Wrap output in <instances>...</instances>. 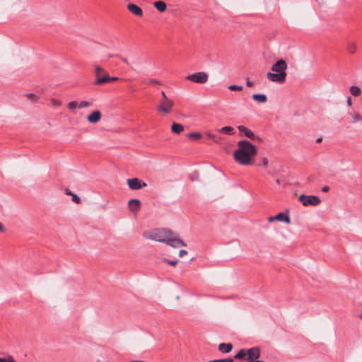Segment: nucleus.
I'll return each mask as SVG.
<instances>
[{"instance_id": "1", "label": "nucleus", "mask_w": 362, "mask_h": 362, "mask_svg": "<svg viewBox=\"0 0 362 362\" xmlns=\"http://www.w3.org/2000/svg\"><path fill=\"white\" fill-rule=\"evenodd\" d=\"M144 238L160 243H164L173 247L186 246V244L172 231L165 228H156L143 233Z\"/></svg>"}, {"instance_id": "2", "label": "nucleus", "mask_w": 362, "mask_h": 362, "mask_svg": "<svg viewBox=\"0 0 362 362\" xmlns=\"http://www.w3.org/2000/svg\"><path fill=\"white\" fill-rule=\"evenodd\" d=\"M257 148L247 140L238 142V148L234 151V158L239 164L250 165L253 163L257 154Z\"/></svg>"}, {"instance_id": "3", "label": "nucleus", "mask_w": 362, "mask_h": 362, "mask_svg": "<svg viewBox=\"0 0 362 362\" xmlns=\"http://www.w3.org/2000/svg\"><path fill=\"white\" fill-rule=\"evenodd\" d=\"M274 73L268 72L267 78L272 82L284 83L286 78L287 64L285 60L279 59L271 68Z\"/></svg>"}, {"instance_id": "4", "label": "nucleus", "mask_w": 362, "mask_h": 362, "mask_svg": "<svg viewBox=\"0 0 362 362\" xmlns=\"http://www.w3.org/2000/svg\"><path fill=\"white\" fill-rule=\"evenodd\" d=\"M94 69H95V76L96 79L93 83L95 86H102V85L109 83V82H113V81H117L119 80V78L118 77L110 76L107 71H105L100 66L95 65Z\"/></svg>"}, {"instance_id": "5", "label": "nucleus", "mask_w": 362, "mask_h": 362, "mask_svg": "<svg viewBox=\"0 0 362 362\" xmlns=\"http://www.w3.org/2000/svg\"><path fill=\"white\" fill-rule=\"evenodd\" d=\"M298 200L302 203L303 206H317L321 202L320 199L315 195L301 194L299 196Z\"/></svg>"}, {"instance_id": "6", "label": "nucleus", "mask_w": 362, "mask_h": 362, "mask_svg": "<svg viewBox=\"0 0 362 362\" xmlns=\"http://www.w3.org/2000/svg\"><path fill=\"white\" fill-rule=\"evenodd\" d=\"M186 79L197 83H204L208 80V75L205 72H197L188 75Z\"/></svg>"}, {"instance_id": "7", "label": "nucleus", "mask_w": 362, "mask_h": 362, "mask_svg": "<svg viewBox=\"0 0 362 362\" xmlns=\"http://www.w3.org/2000/svg\"><path fill=\"white\" fill-rule=\"evenodd\" d=\"M173 105L174 103L170 99L161 100L158 106V110L164 114H168L171 112Z\"/></svg>"}, {"instance_id": "8", "label": "nucleus", "mask_w": 362, "mask_h": 362, "mask_svg": "<svg viewBox=\"0 0 362 362\" xmlns=\"http://www.w3.org/2000/svg\"><path fill=\"white\" fill-rule=\"evenodd\" d=\"M129 187L132 190L140 189L147 186L146 182H141L138 178H131L127 180Z\"/></svg>"}, {"instance_id": "9", "label": "nucleus", "mask_w": 362, "mask_h": 362, "mask_svg": "<svg viewBox=\"0 0 362 362\" xmlns=\"http://www.w3.org/2000/svg\"><path fill=\"white\" fill-rule=\"evenodd\" d=\"M260 356V350L258 347H253L247 349V361L248 362H255L258 361Z\"/></svg>"}, {"instance_id": "10", "label": "nucleus", "mask_w": 362, "mask_h": 362, "mask_svg": "<svg viewBox=\"0 0 362 362\" xmlns=\"http://www.w3.org/2000/svg\"><path fill=\"white\" fill-rule=\"evenodd\" d=\"M238 129L240 132L243 133L245 136H247V138L252 139L254 141H261V139L259 136H256L255 134L246 127L240 125L238 127Z\"/></svg>"}, {"instance_id": "11", "label": "nucleus", "mask_w": 362, "mask_h": 362, "mask_svg": "<svg viewBox=\"0 0 362 362\" xmlns=\"http://www.w3.org/2000/svg\"><path fill=\"white\" fill-rule=\"evenodd\" d=\"M102 118V114L99 110H95L87 116V120L91 124L98 123Z\"/></svg>"}, {"instance_id": "12", "label": "nucleus", "mask_w": 362, "mask_h": 362, "mask_svg": "<svg viewBox=\"0 0 362 362\" xmlns=\"http://www.w3.org/2000/svg\"><path fill=\"white\" fill-rule=\"evenodd\" d=\"M127 9L134 15L141 17L143 16V11L142 9L134 4H129L127 6Z\"/></svg>"}, {"instance_id": "13", "label": "nucleus", "mask_w": 362, "mask_h": 362, "mask_svg": "<svg viewBox=\"0 0 362 362\" xmlns=\"http://www.w3.org/2000/svg\"><path fill=\"white\" fill-rule=\"evenodd\" d=\"M128 206L131 211L137 212L140 209L141 202L139 199H132L129 201Z\"/></svg>"}, {"instance_id": "14", "label": "nucleus", "mask_w": 362, "mask_h": 362, "mask_svg": "<svg viewBox=\"0 0 362 362\" xmlns=\"http://www.w3.org/2000/svg\"><path fill=\"white\" fill-rule=\"evenodd\" d=\"M275 218L278 221L285 222L286 223H290L291 222V218L288 212L279 213L275 216Z\"/></svg>"}, {"instance_id": "15", "label": "nucleus", "mask_w": 362, "mask_h": 362, "mask_svg": "<svg viewBox=\"0 0 362 362\" xmlns=\"http://www.w3.org/2000/svg\"><path fill=\"white\" fill-rule=\"evenodd\" d=\"M153 4L159 12H164L167 9V4L163 1H156Z\"/></svg>"}, {"instance_id": "16", "label": "nucleus", "mask_w": 362, "mask_h": 362, "mask_svg": "<svg viewBox=\"0 0 362 362\" xmlns=\"http://www.w3.org/2000/svg\"><path fill=\"white\" fill-rule=\"evenodd\" d=\"M233 349L230 343H221L218 345V350L222 353H229Z\"/></svg>"}, {"instance_id": "17", "label": "nucleus", "mask_w": 362, "mask_h": 362, "mask_svg": "<svg viewBox=\"0 0 362 362\" xmlns=\"http://www.w3.org/2000/svg\"><path fill=\"white\" fill-rule=\"evenodd\" d=\"M252 97L254 100L259 103H264L267 100L264 94H253Z\"/></svg>"}, {"instance_id": "18", "label": "nucleus", "mask_w": 362, "mask_h": 362, "mask_svg": "<svg viewBox=\"0 0 362 362\" xmlns=\"http://www.w3.org/2000/svg\"><path fill=\"white\" fill-rule=\"evenodd\" d=\"M171 130L175 134H180L184 130V127L177 123H173L171 127Z\"/></svg>"}, {"instance_id": "19", "label": "nucleus", "mask_w": 362, "mask_h": 362, "mask_svg": "<svg viewBox=\"0 0 362 362\" xmlns=\"http://www.w3.org/2000/svg\"><path fill=\"white\" fill-rule=\"evenodd\" d=\"M349 90H350L351 94L354 97L359 96L362 93L361 88L356 86H350Z\"/></svg>"}, {"instance_id": "20", "label": "nucleus", "mask_w": 362, "mask_h": 362, "mask_svg": "<svg viewBox=\"0 0 362 362\" xmlns=\"http://www.w3.org/2000/svg\"><path fill=\"white\" fill-rule=\"evenodd\" d=\"M219 132L223 133L228 135H233L235 134L234 129L232 127L230 126H226L220 129Z\"/></svg>"}, {"instance_id": "21", "label": "nucleus", "mask_w": 362, "mask_h": 362, "mask_svg": "<svg viewBox=\"0 0 362 362\" xmlns=\"http://www.w3.org/2000/svg\"><path fill=\"white\" fill-rule=\"evenodd\" d=\"M246 356L247 357V349H242L235 355L234 358L245 359Z\"/></svg>"}, {"instance_id": "22", "label": "nucleus", "mask_w": 362, "mask_h": 362, "mask_svg": "<svg viewBox=\"0 0 362 362\" xmlns=\"http://www.w3.org/2000/svg\"><path fill=\"white\" fill-rule=\"evenodd\" d=\"M25 97L28 99L31 100L33 103H37L38 102L39 97L33 93H27L25 95Z\"/></svg>"}, {"instance_id": "23", "label": "nucleus", "mask_w": 362, "mask_h": 362, "mask_svg": "<svg viewBox=\"0 0 362 362\" xmlns=\"http://www.w3.org/2000/svg\"><path fill=\"white\" fill-rule=\"evenodd\" d=\"M357 49L356 45L354 42H349L347 45V51L351 54H354Z\"/></svg>"}, {"instance_id": "24", "label": "nucleus", "mask_w": 362, "mask_h": 362, "mask_svg": "<svg viewBox=\"0 0 362 362\" xmlns=\"http://www.w3.org/2000/svg\"><path fill=\"white\" fill-rule=\"evenodd\" d=\"M207 137L208 139L212 140L213 141H214L215 143H221V138L216 135V134H211V133H208L207 134Z\"/></svg>"}, {"instance_id": "25", "label": "nucleus", "mask_w": 362, "mask_h": 362, "mask_svg": "<svg viewBox=\"0 0 362 362\" xmlns=\"http://www.w3.org/2000/svg\"><path fill=\"white\" fill-rule=\"evenodd\" d=\"M68 108L71 111H74L77 107H78V103L77 101H71L68 103Z\"/></svg>"}, {"instance_id": "26", "label": "nucleus", "mask_w": 362, "mask_h": 362, "mask_svg": "<svg viewBox=\"0 0 362 362\" xmlns=\"http://www.w3.org/2000/svg\"><path fill=\"white\" fill-rule=\"evenodd\" d=\"M188 139H199L202 138V134L198 132H191L187 135Z\"/></svg>"}, {"instance_id": "27", "label": "nucleus", "mask_w": 362, "mask_h": 362, "mask_svg": "<svg viewBox=\"0 0 362 362\" xmlns=\"http://www.w3.org/2000/svg\"><path fill=\"white\" fill-rule=\"evenodd\" d=\"M50 102H51L52 105L54 107H59L62 105V102L59 99H57V98H52L50 100Z\"/></svg>"}, {"instance_id": "28", "label": "nucleus", "mask_w": 362, "mask_h": 362, "mask_svg": "<svg viewBox=\"0 0 362 362\" xmlns=\"http://www.w3.org/2000/svg\"><path fill=\"white\" fill-rule=\"evenodd\" d=\"M89 106H90V103L86 101V100L81 101L78 103V108H85V107H88Z\"/></svg>"}, {"instance_id": "29", "label": "nucleus", "mask_w": 362, "mask_h": 362, "mask_svg": "<svg viewBox=\"0 0 362 362\" xmlns=\"http://www.w3.org/2000/svg\"><path fill=\"white\" fill-rule=\"evenodd\" d=\"M350 115H351V117L354 119L353 122H356L357 121H362V116L361 115H360L358 114H356V113H351Z\"/></svg>"}, {"instance_id": "30", "label": "nucleus", "mask_w": 362, "mask_h": 362, "mask_svg": "<svg viewBox=\"0 0 362 362\" xmlns=\"http://www.w3.org/2000/svg\"><path fill=\"white\" fill-rule=\"evenodd\" d=\"M228 89L230 90H243V86H238V85H230L228 86Z\"/></svg>"}, {"instance_id": "31", "label": "nucleus", "mask_w": 362, "mask_h": 362, "mask_svg": "<svg viewBox=\"0 0 362 362\" xmlns=\"http://www.w3.org/2000/svg\"><path fill=\"white\" fill-rule=\"evenodd\" d=\"M0 362H16L13 357L8 356L6 358H0Z\"/></svg>"}, {"instance_id": "32", "label": "nucleus", "mask_w": 362, "mask_h": 362, "mask_svg": "<svg viewBox=\"0 0 362 362\" xmlns=\"http://www.w3.org/2000/svg\"><path fill=\"white\" fill-rule=\"evenodd\" d=\"M209 362H233V359L231 358H224V359H215L209 361Z\"/></svg>"}, {"instance_id": "33", "label": "nucleus", "mask_w": 362, "mask_h": 362, "mask_svg": "<svg viewBox=\"0 0 362 362\" xmlns=\"http://www.w3.org/2000/svg\"><path fill=\"white\" fill-rule=\"evenodd\" d=\"M165 262H166L168 264L170 265V266H176L177 264V260H169V259H165Z\"/></svg>"}, {"instance_id": "34", "label": "nucleus", "mask_w": 362, "mask_h": 362, "mask_svg": "<svg viewBox=\"0 0 362 362\" xmlns=\"http://www.w3.org/2000/svg\"><path fill=\"white\" fill-rule=\"evenodd\" d=\"M71 197H72V201H73L74 203H76V204H79V203H81V199H80V197H78L76 194H73L71 195Z\"/></svg>"}, {"instance_id": "35", "label": "nucleus", "mask_w": 362, "mask_h": 362, "mask_svg": "<svg viewBox=\"0 0 362 362\" xmlns=\"http://www.w3.org/2000/svg\"><path fill=\"white\" fill-rule=\"evenodd\" d=\"M148 83L149 84H156V85H160L161 84L160 81H157L156 79H153V78H150L148 80Z\"/></svg>"}, {"instance_id": "36", "label": "nucleus", "mask_w": 362, "mask_h": 362, "mask_svg": "<svg viewBox=\"0 0 362 362\" xmlns=\"http://www.w3.org/2000/svg\"><path fill=\"white\" fill-rule=\"evenodd\" d=\"M245 81H246V85L248 87H252L254 86V84H255L254 82L252 81L249 78H246Z\"/></svg>"}, {"instance_id": "37", "label": "nucleus", "mask_w": 362, "mask_h": 362, "mask_svg": "<svg viewBox=\"0 0 362 362\" xmlns=\"http://www.w3.org/2000/svg\"><path fill=\"white\" fill-rule=\"evenodd\" d=\"M262 163L264 166L265 167H267L268 166V163H269V161H268V159L265 157L262 158Z\"/></svg>"}, {"instance_id": "38", "label": "nucleus", "mask_w": 362, "mask_h": 362, "mask_svg": "<svg viewBox=\"0 0 362 362\" xmlns=\"http://www.w3.org/2000/svg\"><path fill=\"white\" fill-rule=\"evenodd\" d=\"M187 254V251L185 250H181L179 252V257H182L185 255Z\"/></svg>"}, {"instance_id": "39", "label": "nucleus", "mask_w": 362, "mask_h": 362, "mask_svg": "<svg viewBox=\"0 0 362 362\" xmlns=\"http://www.w3.org/2000/svg\"><path fill=\"white\" fill-rule=\"evenodd\" d=\"M119 58L121 59L122 62H123L124 63H125L127 65H129V61L126 57L119 56Z\"/></svg>"}, {"instance_id": "40", "label": "nucleus", "mask_w": 362, "mask_h": 362, "mask_svg": "<svg viewBox=\"0 0 362 362\" xmlns=\"http://www.w3.org/2000/svg\"><path fill=\"white\" fill-rule=\"evenodd\" d=\"M161 95H162L161 100H168L169 99V98H168L165 93L163 90L161 91Z\"/></svg>"}, {"instance_id": "41", "label": "nucleus", "mask_w": 362, "mask_h": 362, "mask_svg": "<svg viewBox=\"0 0 362 362\" xmlns=\"http://www.w3.org/2000/svg\"><path fill=\"white\" fill-rule=\"evenodd\" d=\"M274 221H276V218H275V216H270V217L268 218V221L270 222V223L273 222Z\"/></svg>"}, {"instance_id": "42", "label": "nucleus", "mask_w": 362, "mask_h": 362, "mask_svg": "<svg viewBox=\"0 0 362 362\" xmlns=\"http://www.w3.org/2000/svg\"><path fill=\"white\" fill-rule=\"evenodd\" d=\"M346 103H347L348 106H349V107H350V106H351V105H352V102H351V98H347V100H346Z\"/></svg>"}, {"instance_id": "43", "label": "nucleus", "mask_w": 362, "mask_h": 362, "mask_svg": "<svg viewBox=\"0 0 362 362\" xmlns=\"http://www.w3.org/2000/svg\"><path fill=\"white\" fill-rule=\"evenodd\" d=\"M65 193H66V194L70 195V196H71L74 194L69 189H65Z\"/></svg>"}, {"instance_id": "44", "label": "nucleus", "mask_w": 362, "mask_h": 362, "mask_svg": "<svg viewBox=\"0 0 362 362\" xmlns=\"http://www.w3.org/2000/svg\"><path fill=\"white\" fill-rule=\"evenodd\" d=\"M5 228L4 227L3 224L0 222V232H4Z\"/></svg>"}, {"instance_id": "45", "label": "nucleus", "mask_w": 362, "mask_h": 362, "mask_svg": "<svg viewBox=\"0 0 362 362\" xmlns=\"http://www.w3.org/2000/svg\"><path fill=\"white\" fill-rule=\"evenodd\" d=\"M329 190V187L327 186H325V187H323L322 189V192H327Z\"/></svg>"}, {"instance_id": "46", "label": "nucleus", "mask_w": 362, "mask_h": 362, "mask_svg": "<svg viewBox=\"0 0 362 362\" xmlns=\"http://www.w3.org/2000/svg\"><path fill=\"white\" fill-rule=\"evenodd\" d=\"M321 141H322V138H318V139H317L316 142L319 143Z\"/></svg>"}]
</instances>
